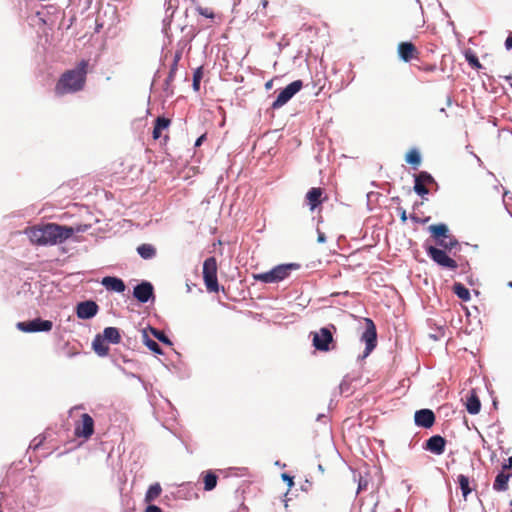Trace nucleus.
<instances>
[{"label":"nucleus","mask_w":512,"mask_h":512,"mask_svg":"<svg viewBox=\"0 0 512 512\" xmlns=\"http://www.w3.org/2000/svg\"><path fill=\"white\" fill-rule=\"evenodd\" d=\"M88 61L81 60L74 68L64 72L55 85V94L63 96L83 90L86 83Z\"/></svg>","instance_id":"nucleus-1"},{"label":"nucleus","mask_w":512,"mask_h":512,"mask_svg":"<svg viewBox=\"0 0 512 512\" xmlns=\"http://www.w3.org/2000/svg\"><path fill=\"white\" fill-rule=\"evenodd\" d=\"M73 235V229L56 223H48L28 232L29 239L37 245L61 244Z\"/></svg>","instance_id":"nucleus-2"},{"label":"nucleus","mask_w":512,"mask_h":512,"mask_svg":"<svg viewBox=\"0 0 512 512\" xmlns=\"http://www.w3.org/2000/svg\"><path fill=\"white\" fill-rule=\"evenodd\" d=\"M336 331V326L330 324L327 327H322L318 331L311 332L312 345L318 351L327 352L335 348V341L333 333Z\"/></svg>","instance_id":"nucleus-3"},{"label":"nucleus","mask_w":512,"mask_h":512,"mask_svg":"<svg viewBox=\"0 0 512 512\" xmlns=\"http://www.w3.org/2000/svg\"><path fill=\"white\" fill-rule=\"evenodd\" d=\"M299 268L298 264L278 265L271 271L258 274V280L265 283H276L289 276L291 270Z\"/></svg>","instance_id":"nucleus-4"},{"label":"nucleus","mask_w":512,"mask_h":512,"mask_svg":"<svg viewBox=\"0 0 512 512\" xmlns=\"http://www.w3.org/2000/svg\"><path fill=\"white\" fill-rule=\"evenodd\" d=\"M16 328L24 333L50 332L53 328V322L37 317L32 320L18 322Z\"/></svg>","instance_id":"nucleus-5"},{"label":"nucleus","mask_w":512,"mask_h":512,"mask_svg":"<svg viewBox=\"0 0 512 512\" xmlns=\"http://www.w3.org/2000/svg\"><path fill=\"white\" fill-rule=\"evenodd\" d=\"M426 252H427L428 256L434 262H436L439 266L447 268V269H451V270L457 269V267H458L457 262L454 259H452L451 257H449L444 250L436 248L434 246H427Z\"/></svg>","instance_id":"nucleus-6"},{"label":"nucleus","mask_w":512,"mask_h":512,"mask_svg":"<svg viewBox=\"0 0 512 512\" xmlns=\"http://www.w3.org/2000/svg\"><path fill=\"white\" fill-rule=\"evenodd\" d=\"M303 87L301 80H295L288 84L283 90L280 91L275 101L272 103V108L278 109L285 105L297 92Z\"/></svg>","instance_id":"nucleus-7"},{"label":"nucleus","mask_w":512,"mask_h":512,"mask_svg":"<svg viewBox=\"0 0 512 512\" xmlns=\"http://www.w3.org/2000/svg\"><path fill=\"white\" fill-rule=\"evenodd\" d=\"M99 306L94 300H85L78 302L75 307V313L78 319L90 320L97 315Z\"/></svg>","instance_id":"nucleus-8"},{"label":"nucleus","mask_w":512,"mask_h":512,"mask_svg":"<svg viewBox=\"0 0 512 512\" xmlns=\"http://www.w3.org/2000/svg\"><path fill=\"white\" fill-rule=\"evenodd\" d=\"M133 297L140 303L154 301V287L151 282L143 280L133 288Z\"/></svg>","instance_id":"nucleus-9"},{"label":"nucleus","mask_w":512,"mask_h":512,"mask_svg":"<svg viewBox=\"0 0 512 512\" xmlns=\"http://www.w3.org/2000/svg\"><path fill=\"white\" fill-rule=\"evenodd\" d=\"M366 329L362 334V341L366 343L365 356L369 355L377 344V332L374 322L370 318H365Z\"/></svg>","instance_id":"nucleus-10"},{"label":"nucleus","mask_w":512,"mask_h":512,"mask_svg":"<svg viewBox=\"0 0 512 512\" xmlns=\"http://www.w3.org/2000/svg\"><path fill=\"white\" fill-rule=\"evenodd\" d=\"M182 57L181 51H176L173 56V61L170 65V70L168 76L166 77L163 85V91L167 97L172 96L174 94V90L172 87V82L174 81L176 71L178 69V62Z\"/></svg>","instance_id":"nucleus-11"},{"label":"nucleus","mask_w":512,"mask_h":512,"mask_svg":"<svg viewBox=\"0 0 512 512\" xmlns=\"http://www.w3.org/2000/svg\"><path fill=\"white\" fill-rule=\"evenodd\" d=\"M94 433V420L93 418L84 413L81 415V421L75 426V435L88 439Z\"/></svg>","instance_id":"nucleus-12"},{"label":"nucleus","mask_w":512,"mask_h":512,"mask_svg":"<svg viewBox=\"0 0 512 512\" xmlns=\"http://www.w3.org/2000/svg\"><path fill=\"white\" fill-rule=\"evenodd\" d=\"M398 56L404 62L419 59L420 52L412 42H400L397 47Z\"/></svg>","instance_id":"nucleus-13"},{"label":"nucleus","mask_w":512,"mask_h":512,"mask_svg":"<svg viewBox=\"0 0 512 512\" xmlns=\"http://www.w3.org/2000/svg\"><path fill=\"white\" fill-rule=\"evenodd\" d=\"M434 183V178L426 171H421L419 174L415 175L414 179V191L420 195L424 196L429 193L426 185Z\"/></svg>","instance_id":"nucleus-14"},{"label":"nucleus","mask_w":512,"mask_h":512,"mask_svg":"<svg viewBox=\"0 0 512 512\" xmlns=\"http://www.w3.org/2000/svg\"><path fill=\"white\" fill-rule=\"evenodd\" d=\"M414 419L417 426L430 428L435 422V415L430 409H421L416 411Z\"/></svg>","instance_id":"nucleus-15"},{"label":"nucleus","mask_w":512,"mask_h":512,"mask_svg":"<svg viewBox=\"0 0 512 512\" xmlns=\"http://www.w3.org/2000/svg\"><path fill=\"white\" fill-rule=\"evenodd\" d=\"M101 285L105 287L106 290L116 293H123L126 288L124 281L116 276L103 277L101 280Z\"/></svg>","instance_id":"nucleus-16"},{"label":"nucleus","mask_w":512,"mask_h":512,"mask_svg":"<svg viewBox=\"0 0 512 512\" xmlns=\"http://www.w3.org/2000/svg\"><path fill=\"white\" fill-rule=\"evenodd\" d=\"M445 446L446 440L440 435L430 437L425 443V449L437 455L444 453Z\"/></svg>","instance_id":"nucleus-17"},{"label":"nucleus","mask_w":512,"mask_h":512,"mask_svg":"<svg viewBox=\"0 0 512 512\" xmlns=\"http://www.w3.org/2000/svg\"><path fill=\"white\" fill-rule=\"evenodd\" d=\"M323 196V189L319 187H313L311 188L307 194H306V201L310 208V210H314L317 208L322 201L324 200Z\"/></svg>","instance_id":"nucleus-18"},{"label":"nucleus","mask_w":512,"mask_h":512,"mask_svg":"<svg viewBox=\"0 0 512 512\" xmlns=\"http://www.w3.org/2000/svg\"><path fill=\"white\" fill-rule=\"evenodd\" d=\"M465 407L469 414L475 415L480 412L481 402L475 390H471L466 398Z\"/></svg>","instance_id":"nucleus-19"},{"label":"nucleus","mask_w":512,"mask_h":512,"mask_svg":"<svg viewBox=\"0 0 512 512\" xmlns=\"http://www.w3.org/2000/svg\"><path fill=\"white\" fill-rule=\"evenodd\" d=\"M105 342L106 341L101 336V334H97L92 341V348L94 352L100 357H105L109 353V347Z\"/></svg>","instance_id":"nucleus-20"},{"label":"nucleus","mask_w":512,"mask_h":512,"mask_svg":"<svg viewBox=\"0 0 512 512\" xmlns=\"http://www.w3.org/2000/svg\"><path fill=\"white\" fill-rule=\"evenodd\" d=\"M101 336L105 339L106 342L111 344H118L121 341L120 331L116 327H106L103 330V334Z\"/></svg>","instance_id":"nucleus-21"},{"label":"nucleus","mask_w":512,"mask_h":512,"mask_svg":"<svg viewBox=\"0 0 512 512\" xmlns=\"http://www.w3.org/2000/svg\"><path fill=\"white\" fill-rule=\"evenodd\" d=\"M170 125V120L164 116H159L154 121V128L152 136L154 139H158L164 129H167Z\"/></svg>","instance_id":"nucleus-22"},{"label":"nucleus","mask_w":512,"mask_h":512,"mask_svg":"<svg viewBox=\"0 0 512 512\" xmlns=\"http://www.w3.org/2000/svg\"><path fill=\"white\" fill-rule=\"evenodd\" d=\"M511 477V474H505L503 471L500 472L493 483V489L497 492H502L508 490V481Z\"/></svg>","instance_id":"nucleus-23"},{"label":"nucleus","mask_w":512,"mask_h":512,"mask_svg":"<svg viewBox=\"0 0 512 512\" xmlns=\"http://www.w3.org/2000/svg\"><path fill=\"white\" fill-rule=\"evenodd\" d=\"M138 255L145 259L150 260L156 256V248L152 244L144 243L137 247Z\"/></svg>","instance_id":"nucleus-24"},{"label":"nucleus","mask_w":512,"mask_h":512,"mask_svg":"<svg viewBox=\"0 0 512 512\" xmlns=\"http://www.w3.org/2000/svg\"><path fill=\"white\" fill-rule=\"evenodd\" d=\"M142 339H143L144 345L149 350H151L152 352H154L155 354H158V355L163 354V350L161 349L160 345L155 340H153L152 338L149 337V335L145 329L142 330Z\"/></svg>","instance_id":"nucleus-25"},{"label":"nucleus","mask_w":512,"mask_h":512,"mask_svg":"<svg viewBox=\"0 0 512 512\" xmlns=\"http://www.w3.org/2000/svg\"><path fill=\"white\" fill-rule=\"evenodd\" d=\"M429 231L431 232V235L435 239V241H437L441 237L445 238L449 233L448 227L443 223L429 226Z\"/></svg>","instance_id":"nucleus-26"},{"label":"nucleus","mask_w":512,"mask_h":512,"mask_svg":"<svg viewBox=\"0 0 512 512\" xmlns=\"http://www.w3.org/2000/svg\"><path fill=\"white\" fill-rule=\"evenodd\" d=\"M217 276V264L214 257L207 258L203 263V278Z\"/></svg>","instance_id":"nucleus-27"},{"label":"nucleus","mask_w":512,"mask_h":512,"mask_svg":"<svg viewBox=\"0 0 512 512\" xmlns=\"http://www.w3.org/2000/svg\"><path fill=\"white\" fill-rule=\"evenodd\" d=\"M204 490L212 491L217 486L218 476L215 472L209 470L204 474Z\"/></svg>","instance_id":"nucleus-28"},{"label":"nucleus","mask_w":512,"mask_h":512,"mask_svg":"<svg viewBox=\"0 0 512 512\" xmlns=\"http://www.w3.org/2000/svg\"><path fill=\"white\" fill-rule=\"evenodd\" d=\"M162 492L161 485L159 483H154L149 486L148 490L145 494V502L150 503L155 500Z\"/></svg>","instance_id":"nucleus-29"},{"label":"nucleus","mask_w":512,"mask_h":512,"mask_svg":"<svg viewBox=\"0 0 512 512\" xmlns=\"http://www.w3.org/2000/svg\"><path fill=\"white\" fill-rule=\"evenodd\" d=\"M405 160L416 168L421 164L420 153L417 149H410L405 156Z\"/></svg>","instance_id":"nucleus-30"},{"label":"nucleus","mask_w":512,"mask_h":512,"mask_svg":"<svg viewBox=\"0 0 512 512\" xmlns=\"http://www.w3.org/2000/svg\"><path fill=\"white\" fill-rule=\"evenodd\" d=\"M436 244L443 247L444 249H448V250H451L453 249L456 245H458V241L452 236L450 235L449 233L447 234V236L445 238H440L436 241Z\"/></svg>","instance_id":"nucleus-31"},{"label":"nucleus","mask_w":512,"mask_h":512,"mask_svg":"<svg viewBox=\"0 0 512 512\" xmlns=\"http://www.w3.org/2000/svg\"><path fill=\"white\" fill-rule=\"evenodd\" d=\"M458 484L460 486V489L462 491L463 497L466 499L467 496L471 493L472 489L470 487V481L469 478L463 474H460L458 476Z\"/></svg>","instance_id":"nucleus-32"},{"label":"nucleus","mask_w":512,"mask_h":512,"mask_svg":"<svg viewBox=\"0 0 512 512\" xmlns=\"http://www.w3.org/2000/svg\"><path fill=\"white\" fill-rule=\"evenodd\" d=\"M453 291L463 301H468L470 299L469 290L461 283H455L453 285Z\"/></svg>","instance_id":"nucleus-33"},{"label":"nucleus","mask_w":512,"mask_h":512,"mask_svg":"<svg viewBox=\"0 0 512 512\" xmlns=\"http://www.w3.org/2000/svg\"><path fill=\"white\" fill-rule=\"evenodd\" d=\"M152 335L158 340L160 341L161 343L165 344V345H168V346H172L173 343L172 341L170 340V338L161 330H158L156 328H153V327H149Z\"/></svg>","instance_id":"nucleus-34"},{"label":"nucleus","mask_w":512,"mask_h":512,"mask_svg":"<svg viewBox=\"0 0 512 512\" xmlns=\"http://www.w3.org/2000/svg\"><path fill=\"white\" fill-rule=\"evenodd\" d=\"M204 282L206 285V288L210 292H218L219 285H218V279L217 276H207L204 277Z\"/></svg>","instance_id":"nucleus-35"},{"label":"nucleus","mask_w":512,"mask_h":512,"mask_svg":"<svg viewBox=\"0 0 512 512\" xmlns=\"http://www.w3.org/2000/svg\"><path fill=\"white\" fill-rule=\"evenodd\" d=\"M203 76L202 68H197L193 73V82L192 87L195 91H198L200 89V82Z\"/></svg>","instance_id":"nucleus-36"},{"label":"nucleus","mask_w":512,"mask_h":512,"mask_svg":"<svg viewBox=\"0 0 512 512\" xmlns=\"http://www.w3.org/2000/svg\"><path fill=\"white\" fill-rule=\"evenodd\" d=\"M465 58H466L468 64L472 68H474L476 70H479V69L482 68L481 63L479 62V60H478V58H477V56L475 54H473V53H466L465 54Z\"/></svg>","instance_id":"nucleus-37"},{"label":"nucleus","mask_w":512,"mask_h":512,"mask_svg":"<svg viewBox=\"0 0 512 512\" xmlns=\"http://www.w3.org/2000/svg\"><path fill=\"white\" fill-rule=\"evenodd\" d=\"M45 439H46L45 435H38V436H36L30 442L29 450H33V451L38 450L40 448V446H42V444L44 443Z\"/></svg>","instance_id":"nucleus-38"},{"label":"nucleus","mask_w":512,"mask_h":512,"mask_svg":"<svg viewBox=\"0 0 512 512\" xmlns=\"http://www.w3.org/2000/svg\"><path fill=\"white\" fill-rule=\"evenodd\" d=\"M71 229H73V234L74 233H84L86 231H88L90 228H91V225L90 224H79L75 227H72V226H69Z\"/></svg>","instance_id":"nucleus-39"},{"label":"nucleus","mask_w":512,"mask_h":512,"mask_svg":"<svg viewBox=\"0 0 512 512\" xmlns=\"http://www.w3.org/2000/svg\"><path fill=\"white\" fill-rule=\"evenodd\" d=\"M122 504L127 508L130 509L133 507L134 503L132 501V498L128 495H122Z\"/></svg>","instance_id":"nucleus-40"},{"label":"nucleus","mask_w":512,"mask_h":512,"mask_svg":"<svg viewBox=\"0 0 512 512\" xmlns=\"http://www.w3.org/2000/svg\"><path fill=\"white\" fill-rule=\"evenodd\" d=\"M419 69L423 70L425 72H433L436 70V65L435 64H425L423 66H420Z\"/></svg>","instance_id":"nucleus-41"},{"label":"nucleus","mask_w":512,"mask_h":512,"mask_svg":"<svg viewBox=\"0 0 512 512\" xmlns=\"http://www.w3.org/2000/svg\"><path fill=\"white\" fill-rule=\"evenodd\" d=\"M145 512H162V509L154 504L147 505Z\"/></svg>","instance_id":"nucleus-42"},{"label":"nucleus","mask_w":512,"mask_h":512,"mask_svg":"<svg viewBox=\"0 0 512 512\" xmlns=\"http://www.w3.org/2000/svg\"><path fill=\"white\" fill-rule=\"evenodd\" d=\"M398 212H399V216H400V219L403 223H405L407 221V214H406V210L403 209V208H398L397 209Z\"/></svg>","instance_id":"nucleus-43"},{"label":"nucleus","mask_w":512,"mask_h":512,"mask_svg":"<svg viewBox=\"0 0 512 512\" xmlns=\"http://www.w3.org/2000/svg\"><path fill=\"white\" fill-rule=\"evenodd\" d=\"M317 241H318V243L326 242V236H325L324 232L318 230Z\"/></svg>","instance_id":"nucleus-44"},{"label":"nucleus","mask_w":512,"mask_h":512,"mask_svg":"<svg viewBox=\"0 0 512 512\" xmlns=\"http://www.w3.org/2000/svg\"><path fill=\"white\" fill-rule=\"evenodd\" d=\"M282 478L284 481L287 482L288 486L291 487L293 485V477L287 475V474H282Z\"/></svg>","instance_id":"nucleus-45"},{"label":"nucleus","mask_w":512,"mask_h":512,"mask_svg":"<svg viewBox=\"0 0 512 512\" xmlns=\"http://www.w3.org/2000/svg\"><path fill=\"white\" fill-rule=\"evenodd\" d=\"M505 46L508 50L512 49V32L506 38Z\"/></svg>","instance_id":"nucleus-46"},{"label":"nucleus","mask_w":512,"mask_h":512,"mask_svg":"<svg viewBox=\"0 0 512 512\" xmlns=\"http://www.w3.org/2000/svg\"><path fill=\"white\" fill-rule=\"evenodd\" d=\"M512 468V457L508 459V463L503 465V469H511Z\"/></svg>","instance_id":"nucleus-47"},{"label":"nucleus","mask_w":512,"mask_h":512,"mask_svg":"<svg viewBox=\"0 0 512 512\" xmlns=\"http://www.w3.org/2000/svg\"><path fill=\"white\" fill-rule=\"evenodd\" d=\"M203 138H204V136L199 137V138L196 140V142H195V146H199V145L201 144V142H202Z\"/></svg>","instance_id":"nucleus-48"},{"label":"nucleus","mask_w":512,"mask_h":512,"mask_svg":"<svg viewBox=\"0 0 512 512\" xmlns=\"http://www.w3.org/2000/svg\"><path fill=\"white\" fill-rule=\"evenodd\" d=\"M262 5H263V7H264V8H265V7H267V5H268V1H267V0H263V1H262Z\"/></svg>","instance_id":"nucleus-49"},{"label":"nucleus","mask_w":512,"mask_h":512,"mask_svg":"<svg viewBox=\"0 0 512 512\" xmlns=\"http://www.w3.org/2000/svg\"><path fill=\"white\" fill-rule=\"evenodd\" d=\"M186 287H187V292H190L191 291V286L188 283H186Z\"/></svg>","instance_id":"nucleus-50"},{"label":"nucleus","mask_w":512,"mask_h":512,"mask_svg":"<svg viewBox=\"0 0 512 512\" xmlns=\"http://www.w3.org/2000/svg\"><path fill=\"white\" fill-rule=\"evenodd\" d=\"M256 148V141L252 142V149L254 150Z\"/></svg>","instance_id":"nucleus-51"},{"label":"nucleus","mask_w":512,"mask_h":512,"mask_svg":"<svg viewBox=\"0 0 512 512\" xmlns=\"http://www.w3.org/2000/svg\"><path fill=\"white\" fill-rule=\"evenodd\" d=\"M270 86H271V82H268V83L266 84V87H267V88H270Z\"/></svg>","instance_id":"nucleus-52"},{"label":"nucleus","mask_w":512,"mask_h":512,"mask_svg":"<svg viewBox=\"0 0 512 512\" xmlns=\"http://www.w3.org/2000/svg\"><path fill=\"white\" fill-rule=\"evenodd\" d=\"M252 277L256 280V274L252 272Z\"/></svg>","instance_id":"nucleus-53"},{"label":"nucleus","mask_w":512,"mask_h":512,"mask_svg":"<svg viewBox=\"0 0 512 512\" xmlns=\"http://www.w3.org/2000/svg\"><path fill=\"white\" fill-rule=\"evenodd\" d=\"M191 1H192L193 5H194V4L196 3V1H197V0H191Z\"/></svg>","instance_id":"nucleus-54"},{"label":"nucleus","mask_w":512,"mask_h":512,"mask_svg":"<svg viewBox=\"0 0 512 512\" xmlns=\"http://www.w3.org/2000/svg\"><path fill=\"white\" fill-rule=\"evenodd\" d=\"M511 286H512V283H511Z\"/></svg>","instance_id":"nucleus-55"}]
</instances>
